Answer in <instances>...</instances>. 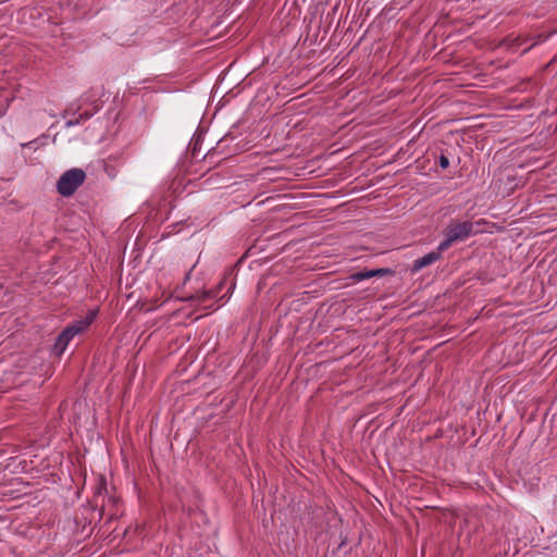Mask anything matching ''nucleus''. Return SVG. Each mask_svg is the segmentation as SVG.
Listing matches in <instances>:
<instances>
[{
  "mask_svg": "<svg viewBox=\"0 0 557 557\" xmlns=\"http://www.w3.org/2000/svg\"><path fill=\"white\" fill-rule=\"evenodd\" d=\"M372 270V277H382L386 275H394L395 271L389 268H380V269H371Z\"/></svg>",
  "mask_w": 557,
  "mask_h": 557,
  "instance_id": "nucleus-9",
  "label": "nucleus"
},
{
  "mask_svg": "<svg viewBox=\"0 0 557 557\" xmlns=\"http://www.w3.org/2000/svg\"><path fill=\"white\" fill-rule=\"evenodd\" d=\"M227 295H228V290H227V292H225V293H224V295H222V297H221V298H225V296H227Z\"/></svg>",
  "mask_w": 557,
  "mask_h": 557,
  "instance_id": "nucleus-14",
  "label": "nucleus"
},
{
  "mask_svg": "<svg viewBox=\"0 0 557 557\" xmlns=\"http://www.w3.org/2000/svg\"><path fill=\"white\" fill-rule=\"evenodd\" d=\"M240 263V260H238L224 275L223 280L212 289L210 290H203L201 294H195L189 295L187 297L182 298L183 301H205L207 299L216 298L219 297L221 290L223 289L225 282L228 276L233 274L234 269Z\"/></svg>",
  "mask_w": 557,
  "mask_h": 557,
  "instance_id": "nucleus-4",
  "label": "nucleus"
},
{
  "mask_svg": "<svg viewBox=\"0 0 557 557\" xmlns=\"http://www.w3.org/2000/svg\"><path fill=\"white\" fill-rule=\"evenodd\" d=\"M438 165L445 170L449 166V159L446 154H444L443 152L440 154L438 157Z\"/></svg>",
  "mask_w": 557,
  "mask_h": 557,
  "instance_id": "nucleus-10",
  "label": "nucleus"
},
{
  "mask_svg": "<svg viewBox=\"0 0 557 557\" xmlns=\"http://www.w3.org/2000/svg\"><path fill=\"white\" fill-rule=\"evenodd\" d=\"M199 147V138H197L193 145V157L196 158L197 157V151H198V148Z\"/></svg>",
  "mask_w": 557,
  "mask_h": 557,
  "instance_id": "nucleus-11",
  "label": "nucleus"
},
{
  "mask_svg": "<svg viewBox=\"0 0 557 557\" xmlns=\"http://www.w3.org/2000/svg\"><path fill=\"white\" fill-rule=\"evenodd\" d=\"M85 180L86 173L82 169L74 168L65 171L57 182V191L62 197H71L84 184Z\"/></svg>",
  "mask_w": 557,
  "mask_h": 557,
  "instance_id": "nucleus-2",
  "label": "nucleus"
},
{
  "mask_svg": "<svg viewBox=\"0 0 557 557\" xmlns=\"http://www.w3.org/2000/svg\"><path fill=\"white\" fill-rule=\"evenodd\" d=\"M102 491L107 492V482L103 476H101L96 488L95 505L83 506L79 513L75 517V523L78 528H82L81 531L85 537L91 534L92 524L99 522L103 517L104 505L101 504L100 509H98V497L102 494Z\"/></svg>",
  "mask_w": 557,
  "mask_h": 557,
  "instance_id": "nucleus-1",
  "label": "nucleus"
},
{
  "mask_svg": "<svg viewBox=\"0 0 557 557\" xmlns=\"http://www.w3.org/2000/svg\"><path fill=\"white\" fill-rule=\"evenodd\" d=\"M345 542H346V540H343V541L341 542V544L338 545V548H341L342 546H344V545H345Z\"/></svg>",
  "mask_w": 557,
  "mask_h": 557,
  "instance_id": "nucleus-13",
  "label": "nucleus"
},
{
  "mask_svg": "<svg viewBox=\"0 0 557 557\" xmlns=\"http://www.w3.org/2000/svg\"><path fill=\"white\" fill-rule=\"evenodd\" d=\"M441 252L442 251H438V249H437L435 251H431V252L424 255L423 257L417 259L413 262L412 271L413 272L420 271L424 267H428V265L432 264L433 262L437 261L441 258Z\"/></svg>",
  "mask_w": 557,
  "mask_h": 557,
  "instance_id": "nucleus-6",
  "label": "nucleus"
},
{
  "mask_svg": "<svg viewBox=\"0 0 557 557\" xmlns=\"http://www.w3.org/2000/svg\"><path fill=\"white\" fill-rule=\"evenodd\" d=\"M227 295H228V290H227V292H225V293H224V295H222V297H221V298H225V296H227Z\"/></svg>",
  "mask_w": 557,
  "mask_h": 557,
  "instance_id": "nucleus-15",
  "label": "nucleus"
},
{
  "mask_svg": "<svg viewBox=\"0 0 557 557\" xmlns=\"http://www.w3.org/2000/svg\"><path fill=\"white\" fill-rule=\"evenodd\" d=\"M227 295H228V290H227V292H225V293H224V295H222V297H221V298H225V296H227Z\"/></svg>",
  "mask_w": 557,
  "mask_h": 557,
  "instance_id": "nucleus-16",
  "label": "nucleus"
},
{
  "mask_svg": "<svg viewBox=\"0 0 557 557\" xmlns=\"http://www.w3.org/2000/svg\"><path fill=\"white\" fill-rule=\"evenodd\" d=\"M348 278L351 280L352 282L370 280V278H372V270L363 269L361 271L354 272L349 275Z\"/></svg>",
  "mask_w": 557,
  "mask_h": 557,
  "instance_id": "nucleus-8",
  "label": "nucleus"
},
{
  "mask_svg": "<svg viewBox=\"0 0 557 557\" xmlns=\"http://www.w3.org/2000/svg\"><path fill=\"white\" fill-rule=\"evenodd\" d=\"M97 313V310H89L85 318L79 321H75L74 325L78 326L82 329V332H84L96 320Z\"/></svg>",
  "mask_w": 557,
  "mask_h": 557,
  "instance_id": "nucleus-7",
  "label": "nucleus"
},
{
  "mask_svg": "<svg viewBox=\"0 0 557 557\" xmlns=\"http://www.w3.org/2000/svg\"><path fill=\"white\" fill-rule=\"evenodd\" d=\"M82 333V329L75 326L74 323L67 325L57 337L52 351L55 356H61L69 345L70 341L77 334Z\"/></svg>",
  "mask_w": 557,
  "mask_h": 557,
  "instance_id": "nucleus-5",
  "label": "nucleus"
},
{
  "mask_svg": "<svg viewBox=\"0 0 557 557\" xmlns=\"http://www.w3.org/2000/svg\"><path fill=\"white\" fill-rule=\"evenodd\" d=\"M473 232L471 221H451L445 228L446 238L440 244L438 251L448 249L453 243L463 240Z\"/></svg>",
  "mask_w": 557,
  "mask_h": 557,
  "instance_id": "nucleus-3",
  "label": "nucleus"
},
{
  "mask_svg": "<svg viewBox=\"0 0 557 557\" xmlns=\"http://www.w3.org/2000/svg\"><path fill=\"white\" fill-rule=\"evenodd\" d=\"M235 285H236V283H235V278H233V280H232V282H231V284H230L228 292H231L232 289H234V288H235Z\"/></svg>",
  "mask_w": 557,
  "mask_h": 557,
  "instance_id": "nucleus-12",
  "label": "nucleus"
}]
</instances>
